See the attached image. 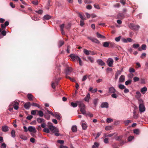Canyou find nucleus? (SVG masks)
I'll return each mask as SVG.
<instances>
[{
  "mask_svg": "<svg viewBox=\"0 0 148 148\" xmlns=\"http://www.w3.org/2000/svg\"><path fill=\"white\" fill-rule=\"evenodd\" d=\"M27 97L29 101H32L33 100V98L34 97L31 94H28L27 95Z\"/></svg>",
  "mask_w": 148,
  "mask_h": 148,
  "instance_id": "5701e85b",
  "label": "nucleus"
},
{
  "mask_svg": "<svg viewBox=\"0 0 148 148\" xmlns=\"http://www.w3.org/2000/svg\"><path fill=\"white\" fill-rule=\"evenodd\" d=\"M32 20H33L34 21H38L39 20V18L37 17L36 16H34L33 17H32Z\"/></svg>",
  "mask_w": 148,
  "mask_h": 148,
  "instance_id": "0e129e2a",
  "label": "nucleus"
},
{
  "mask_svg": "<svg viewBox=\"0 0 148 148\" xmlns=\"http://www.w3.org/2000/svg\"><path fill=\"white\" fill-rule=\"evenodd\" d=\"M79 16L81 18V20H86V19L84 18L83 16L81 14L79 13L78 14Z\"/></svg>",
  "mask_w": 148,
  "mask_h": 148,
  "instance_id": "4d7b16f0",
  "label": "nucleus"
},
{
  "mask_svg": "<svg viewBox=\"0 0 148 148\" xmlns=\"http://www.w3.org/2000/svg\"><path fill=\"white\" fill-rule=\"evenodd\" d=\"M132 82V80L131 79H129L127 81L125 82V84L126 85H128L129 84H130Z\"/></svg>",
  "mask_w": 148,
  "mask_h": 148,
  "instance_id": "ea45409f",
  "label": "nucleus"
},
{
  "mask_svg": "<svg viewBox=\"0 0 148 148\" xmlns=\"http://www.w3.org/2000/svg\"><path fill=\"white\" fill-rule=\"evenodd\" d=\"M99 146V144L96 142L94 143V145L92 147V148H97Z\"/></svg>",
  "mask_w": 148,
  "mask_h": 148,
  "instance_id": "7c9ffc66",
  "label": "nucleus"
},
{
  "mask_svg": "<svg viewBox=\"0 0 148 148\" xmlns=\"http://www.w3.org/2000/svg\"><path fill=\"white\" fill-rule=\"evenodd\" d=\"M107 63L109 67L112 66V65L114 62L113 59L111 58H109L107 61Z\"/></svg>",
  "mask_w": 148,
  "mask_h": 148,
  "instance_id": "423d86ee",
  "label": "nucleus"
},
{
  "mask_svg": "<svg viewBox=\"0 0 148 148\" xmlns=\"http://www.w3.org/2000/svg\"><path fill=\"white\" fill-rule=\"evenodd\" d=\"M37 121L38 123H40L42 122H44L45 121V120L41 118H38L37 119Z\"/></svg>",
  "mask_w": 148,
  "mask_h": 148,
  "instance_id": "412c9836",
  "label": "nucleus"
},
{
  "mask_svg": "<svg viewBox=\"0 0 148 148\" xmlns=\"http://www.w3.org/2000/svg\"><path fill=\"white\" fill-rule=\"evenodd\" d=\"M38 115H39L40 117H42L44 115L43 112L41 110H38ZM37 115H38V114Z\"/></svg>",
  "mask_w": 148,
  "mask_h": 148,
  "instance_id": "c756f323",
  "label": "nucleus"
},
{
  "mask_svg": "<svg viewBox=\"0 0 148 148\" xmlns=\"http://www.w3.org/2000/svg\"><path fill=\"white\" fill-rule=\"evenodd\" d=\"M51 16L49 15H45L43 17V18L44 20H48L51 18Z\"/></svg>",
  "mask_w": 148,
  "mask_h": 148,
  "instance_id": "393cba45",
  "label": "nucleus"
},
{
  "mask_svg": "<svg viewBox=\"0 0 148 148\" xmlns=\"http://www.w3.org/2000/svg\"><path fill=\"white\" fill-rule=\"evenodd\" d=\"M138 108L140 113L143 112L145 111V107L144 104L139 105Z\"/></svg>",
  "mask_w": 148,
  "mask_h": 148,
  "instance_id": "39448f33",
  "label": "nucleus"
},
{
  "mask_svg": "<svg viewBox=\"0 0 148 148\" xmlns=\"http://www.w3.org/2000/svg\"><path fill=\"white\" fill-rule=\"evenodd\" d=\"M122 137L123 136H118L116 138V140L120 141L122 140Z\"/></svg>",
  "mask_w": 148,
  "mask_h": 148,
  "instance_id": "de8ad7c7",
  "label": "nucleus"
},
{
  "mask_svg": "<svg viewBox=\"0 0 148 148\" xmlns=\"http://www.w3.org/2000/svg\"><path fill=\"white\" fill-rule=\"evenodd\" d=\"M87 38L91 40L92 42L99 44L100 43V41L97 39L93 38L91 37H88Z\"/></svg>",
  "mask_w": 148,
  "mask_h": 148,
  "instance_id": "6e6552de",
  "label": "nucleus"
},
{
  "mask_svg": "<svg viewBox=\"0 0 148 148\" xmlns=\"http://www.w3.org/2000/svg\"><path fill=\"white\" fill-rule=\"evenodd\" d=\"M136 97L139 98L141 96V94L139 91H137L136 92Z\"/></svg>",
  "mask_w": 148,
  "mask_h": 148,
  "instance_id": "603ef678",
  "label": "nucleus"
},
{
  "mask_svg": "<svg viewBox=\"0 0 148 148\" xmlns=\"http://www.w3.org/2000/svg\"><path fill=\"white\" fill-rule=\"evenodd\" d=\"M82 129L83 130H86L87 127L86 124L85 123H83L82 124Z\"/></svg>",
  "mask_w": 148,
  "mask_h": 148,
  "instance_id": "a878e982",
  "label": "nucleus"
},
{
  "mask_svg": "<svg viewBox=\"0 0 148 148\" xmlns=\"http://www.w3.org/2000/svg\"><path fill=\"white\" fill-rule=\"evenodd\" d=\"M110 42H103V46L105 47H108L109 45Z\"/></svg>",
  "mask_w": 148,
  "mask_h": 148,
  "instance_id": "b1692460",
  "label": "nucleus"
},
{
  "mask_svg": "<svg viewBox=\"0 0 148 148\" xmlns=\"http://www.w3.org/2000/svg\"><path fill=\"white\" fill-rule=\"evenodd\" d=\"M146 45L145 44H143L141 46V48L139 47L138 48V50L139 51H141L142 49L143 50H145L146 49Z\"/></svg>",
  "mask_w": 148,
  "mask_h": 148,
  "instance_id": "aec40b11",
  "label": "nucleus"
},
{
  "mask_svg": "<svg viewBox=\"0 0 148 148\" xmlns=\"http://www.w3.org/2000/svg\"><path fill=\"white\" fill-rule=\"evenodd\" d=\"M69 56L71 58L72 60L73 61H78L80 58L78 56L74 54H71Z\"/></svg>",
  "mask_w": 148,
  "mask_h": 148,
  "instance_id": "20e7f679",
  "label": "nucleus"
},
{
  "mask_svg": "<svg viewBox=\"0 0 148 148\" xmlns=\"http://www.w3.org/2000/svg\"><path fill=\"white\" fill-rule=\"evenodd\" d=\"M15 131L14 130H12L11 132V134L12 137H14L15 136Z\"/></svg>",
  "mask_w": 148,
  "mask_h": 148,
  "instance_id": "49530a36",
  "label": "nucleus"
},
{
  "mask_svg": "<svg viewBox=\"0 0 148 148\" xmlns=\"http://www.w3.org/2000/svg\"><path fill=\"white\" fill-rule=\"evenodd\" d=\"M121 73V71L119 70H118L116 73L115 75V79L116 80L118 78V76Z\"/></svg>",
  "mask_w": 148,
  "mask_h": 148,
  "instance_id": "dca6fc26",
  "label": "nucleus"
},
{
  "mask_svg": "<svg viewBox=\"0 0 148 148\" xmlns=\"http://www.w3.org/2000/svg\"><path fill=\"white\" fill-rule=\"evenodd\" d=\"M98 101V99H95L93 100V103L95 106H96L97 104V102Z\"/></svg>",
  "mask_w": 148,
  "mask_h": 148,
  "instance_id": "79ce46f5",
  "label": "nucleus"
},
{
  "mask_svg": "<svg viewBox=\"0 0 148 148\" xmlns=\"http://www.w3.org/2000/svg\"><path fill=\"white\" fill-rule=\"evenodd\" d=\"M90 97V95L89 93H88L86 97L84 98V100L86 101H88Z\"/></svg>",
  "mask_w": 148,
  "mask_h": 148,
  "instance_id": "cd10ccee",
  "label": "nucleus"
},
{
  "mask_svg": "<svg viewBox=\"0 0 148 148\" xmlns=\"http://www.w3.org/2000/svg\"><path fill=\"white\" fill-rule=\"evenodd\" d=\"M76 102L77 103L79 107L81 109V108H85V106L84 104L81 101H77Z\"/></svg>",
  "mask_w": 148,
  "mask_h": 148,
  "instance_id": "1a4fd4ad",
  "label": "nucleus"
},
{
  "mask_svg": "<svg viewBox=\"0 0 148 148\" xmlns=\"http://www.w3.org/2000/svg\"><path fill=\"white\" fill-rule=\"evenodd\" d=\"M96 34L97 37L98 38H105V36L101 35L98 32H97L96 33Z\"/></svg>",
  "mask_w": 148,
  "mask_h": 148,
  "instance_id": "bb28decb",
  "label": "nucleus"
},
{
  "mask_svg": "<svg viewBox=\"0 0 148 148\" xmlns=\"http://www.w3.org/2000/svg\"><path fill=\"white\" fill-rule=\"evenodd\" d=\"M77 127L76 125L73 126L71 128V130L73 132H76L77 131Z\"/></svg>",
  "mask_w": 148,
  "mask_h": 148,
  "instance_id": "c85d7f7f",
  "label": "nucleus"
},
{
  "mask_svg": "<svg viewBox=\"0 0 148 148\" xmlns=\"http://www.w3.org/2000/svg\"><path fill=\"white\" fill-rule=\"evenodd\" d=\"M58 81L57 79L56 78L55 80V82H52L51 86L52 88L53 89H55L56 88V86L58 84Z\"/></svg>",
  "mask_w": 148,
  "mask_h": 148,
  "instance_id": "f8f14e48",
  "label": "nucleus"
},
{
  "mask_svg": "<svg viewBox=\"0 0 148 148\" xmlns=\"http://www.w3.org/2000/svg\"><path fill=\"white\" fill-rule=\"evenodd\" d=\"M133 79L134 82H136L138 81L139 80V78L138 77H134Z\"/></svg>",
  "mask_w": 148,
  "mask_h": 148,
  "instance_id": "a19ab883",
  "label": "nucleus"
},
{
  "mask_svg": "<svg viewBox=\"0 0 148 148\" xmlns=\"http://www.w3.org/2000/svg\"><path fill=\"white\" fill-rule=\"evenodd\" d=\"M113 120L110 118H108L106 119V121L108 123H110L111 122L113 121Z\"/></svg>",
  "mask_w": 148,
  "mask_h": 148,
  "instance_id": "bf43d9fd",
  "label": "nucleus"
},
{
  "mask_svg": "<svg viewBox=\"0 0 148 148\" xmlns=\"http://www.w3.org/2000/svg\"><path fill=\"white\" fill-rule=\"evenodd\" d=\"M2 130L3 132H7L9 130L8 127L6 125L3 126L2 127Z\"/></svg>",
  "mask_w": 148,
  "mask_h": 148,
  "instance_id": "f3484780",
  "label": "nucleus"
},
{
  "mask_svg": "<svg viewBox=\"0 0 148 148\" xmlns=\"http://www.w3.org/2000/svg\"><path fill=\"white\" fill-rule=\"evenodd\" d=\"M146 56V54L145 53H142L141 54V55L140 56V58H141L142 59H143Z\"/></svg>",
  "mask_w": 148,
  "mask_h": 148,
  "instance_id": "864d4df0",
  "label": "nucleus"
},
{
  "mask_svg": "<svg viewBox=\"0 0 148 148\" xmlns=\"http://www.w3.org/2000/svg\"><path fill=\"white\" fill-rule=\"evenodd\" d=\"M97 62L99 65L101 66H104L105 64V63L101 59L97 60Z\"/></svg>",
  "mask_w": 148,
  "mask_h": 148,
  "instance_id": "2eb2a0df",
  "label": "nucleus"
},
{
  "mask_svg": "<svg viewBox=\"0 0 148 148\" xmlns=\"http://www.w3.org/2000/svg\"><path fill=\"white\" fill-rule=\"evenodd\" d=\"M119 88L120 89L122 90L125 89V87L123 85L120 84L119 85Z\"/></svg>",
  "mask_w": 148,
  "mask_h": 148,
  "instance_id": "e433bc0d",
  "label": "nucleus"
},
{
  "mask_svg": "<svg viewBox=\"0 0 148 148\" xmlns=\"http://www.w3.org/2000/svg\"><path fill=\"white\" fill-rule=\"evenodd\" d=\"M24 106L25 109L27 110H28L29 109L31 106V104L30 102H27L25 103L24 102Z\"/></svg>",
  "mask_w": 148,
  "mask_h": 148,
  "instance_id": "9b49d317",
  "label": "nucleus"
},
{
  "mask_svg": "<svg viewBox=\"0 0 148 148\" xmlns=\"http://www.w3.org/2000/svg\"><path fill=\"white\" fill-rule=\"evenodd\" d=\"M84 20H81L80 25L81 26H83L84 24Z\"/></svg>",
  "mask_w": 148,
  "mask_h": 148,
  "instance_id": "69168bd1",
  "label": "nucleus"
},
{
  "mask_svg": "<svg viewBox=\"0 0 148 148\" xmlns=\"http://www.w3.org/2000/svg\"><path fill=\"white\" fill-rule=\"evenodd\" d=\"M124 15L123 13H119L118 15V17L119 18H123L124 17Z\"/></svg>",
  "mask_w": 148,
  "mask_h": 148,
  "instance_id": "c03bdc74",
  "label": "nucleus"
},
{
  "mask_svg": "<svg viewBox=\"0 0 148 148\" xmlns=\"http://www.w3.org/2000/svg\"><path fill=\"white\" fill-rule=\"evenodd\" d=\"M28 130L30 132H33L35 133L36 132V130L35 127L32 126H29L28 127Z\"/></svg>",
  "mask_w": 148,
  "mask_h": 148,
  "instance_id": "9d476101",
  "label": "nucleus"
},
{
  "mask_svg": "<svg viewBox=\"0 0 148 148\" xmlns=\"http://www.w3.org/2000/svg\"><path fill=\"white\" fill-rule=\"evenodd\" d=\"M109 46L110 47L113 48L115 47L116 45L114 42H109Z\"/></svg>",
  "mask_w": 148,
  "mask_h": 148,
  "instance_id": "473e14b6",
  "label": "nucleus"
},
{
  "mask_svg": "<svg viewBox=\"0 0 148 148\" xmlns=\"http://www.w3.org/2000/svg\"><path fill=\"white\" fill-rule=\"evenodd\" d=\"M88 78V76L87 75H85L83 76V78L82 79V81H85Z\"/></svg>",
  "mask_w": 148,
  "mask_h": 148,
  "instance_id": "338daca9",
  "label": "nucleus"
},
{
  "mask_svg": "<svg viewBox=\"0 0 148 148\" xmlns=\"http://www.w3.org/2000/svg\"><path fill=\"white\" fill-rule=\"evenodd\" d=\"M49 129L47 128H45L43 130V131L47 133H49Z\"/></svg>",
  "mask_w": 148,
  "mask_h": 148,
  "instance_id": "09e8293b",
  "label": "nucleus"
},
{
  "mask_svg": "<svg viewBox=\"0 0 148 148\" xmlns=\"http://www.w3.org/2000/svg\"><path fill=\"white\" fill-rule=\"evenodd\" d=\"M116 90L115 88L113 86L109 88L108 92L111 93H115Z\"/></svg>",
  "mask_w": 148,
  "mask_h": 148,
  "instance_id": "4468645a",
  "label": "nucleus"
},
{
  "mask_svg": "<svg viewBox=\"0 0 148 148\" xmlns=\"http://www.w3.org/2000/svg\"><path fill=\"white\" fill-rule=\"evenodd\" d=\"M35 12L39 14H41L43 13V10H40L38 11H35Z\"/></svg>",
  "mask_w": 148,
  "mask_h": 148,
  "instance_id": "e2e57ef3",
  "label": "nucleus"
},
{
  "mask_svg": "<svg viewBox=\"0 0 148 148\" xmlns=\"http://www.w3.org/2000/svg\"><path fill=\"white\" fill-rule=\"evenodd\" d=\"M73 71V69L70 67H68L65 69V73L66 75H69Z\"/></svg>",
  "mask_w": 148,
  "mask_h": 148,
  "instance_id": "0eeeda50",
  "label": "nucleus"
},
{
  "mask_svg": "<svg viewBox=\"0 0 148 148\" xmlns=\"http://www.w3.org/2000/svg\"><path fill=\"white\" fill-rule=\"evenodd\" d=\"M85 108H81L80 109V111L83 114H86V111L85 110Z\"/></svg>",
  "mask_w": 148,
  "mask_h": 148,
  "instance_id": "58836bf2",
  "label": "nucleus"
},
{
  "mask_svg": "<svg viewBox=\"0 0 148 148\" xmlns=\"http://www.w3.org/2000/svg\"><path fill=\"white\" fill-rule=\"evenodd\" d=\"M117 96L116 95V94L114 93H113V94H112L111 95V97L112 98H114L115 99L117 98Z\"/></svg>",
  "mask_w": 148,
  "mask_h": 148,
  "instance_id": "774afa93",
  "label": "nucleus"
},
{
  "mask_svg": "<svg viewBox=\"0 0 148 148\" xmlns=\"http://www.w3.org/2000/svg\"><path fill=\"white\" fill-rule=\"evenodd\" d=\"M133 117L134 119H137L138 117V116L136 114V112L134 111L133 112Z\"/></svg>",
  "mask_w": 148,
  "mask_h": 148,
  "instance_id": "5fc2aeb1",
  "label": "nucleus"
},
{
  "mask_svg": "<svg viewBox=\"0 0 148 148\" xmlns=\"http://www.w3.org/2000/svg\"><path fill=\"white\" fill-rule=\"evenodd\" d=\"M54 116H55L59 120H60L61 118L60 114H56V115H54Z\"/></svg>",
  "mask_w": 148,
  "mask_h": 148,
  "instance_id": "8fccbe9b",
  "label": "nucleus"
},
{
  "mask_svg": "<svg viewBox=\"0 0 148 148\" xmlns=\"http://www.w3.org/2000/svg\"><path fill=\"white\" fill-rule=\"evenodd\" d=\"M38 110H32L31 112V114L34 115H36V112H38Z\"/></svg>",
  "mask_w": 148,
  "mask_h": 148,
  "instance_id": "c9c22d12",
  "label": "nucleus"
},
{
  "mask_svg": "<svg viewBox=\"0 0 148 148\" xmlns=\"http://www.w3.org/2000/svg\"><path fill=\"white\" fill-rule=\"evenodd\" d=\"M45 118L47 120H49L50 117V116L47 114H45L44 115Z\"/></svg>",
  "mask_w": 148,
  "mask_h": 148,
  "instance_id": "052dcab7",
  "label": "nucleus"
},
{
  "mask_svg": "<svg viewBox=\"0 0 148 148\" xmlns=\"http://www.w3.org/2000/svg\"><path fill=\"white\" fill-rule=\"evenodd\" d=\"M134 133L136 134H139V131L138 129H136L134 130Z\"/></svg>",
  "mask_w": 148,
  "mask_h": 148,
  "instance_id": "a18cd8bd",
  "label": "nucleus"
},
{
  "mask_svg": "<svg viewBox=\"0 0 148 148\" xmlns=\"http://www.w3.org/2000/svg\"><path fill=\"white\" fill-rule=\"evenodd\" d=\"M64 42L62 40H60L59 42L58 43V47H61L64 44Z\"/></svg>",
  "mask_w": 148,
  "mask_h": 148,
  "instance_id": "f704fd0d",
  "label": "nucleus"
},
{
  "mask_svg": "<svg viewBox=\"0 0 148 148\" xmlns=\"http://www.w3.org/2000/svg\"><path fill=\"white\" fill-rule=\"evenodd\" d=\"M138 103L139 105H143L144 104V103L143 100L141 99H140L138 100Z\"/></svg>",
  "mask_w": 148,
  "mask_h": 148,
  "instance_id": "4c0bfd02",
  "label": "nucleus"
},
{
  "mask_svg": "<svg viewBox=\"0 0 148 148\" xmlns=\"http://www.w3.org/2000/svg\"><path fill=\"white\" fill-rule=\"evenodd\" d=\"M71 105L73 108H75L77 106L78 104L76 102V103L72 102L71 103Z\"/></svg>",
  "mask_w": 148,
  "mask_h": 148,
  "instance_id": "2f4dec72",
  "label": "nucleus"
},
{
  "mask_svg": "<svg viewBox=\"0 0 148 148\" xmlns=\"http://www.w3.org/2000/svg\"><path fill=\"white\" fill-rule=\"evenodd\" d=\"M49 128L50 130L54 133L55 135L57 136H59L60 134L58 133L59 131L58 129L52 125H50L49 126Z\"/></svg>",
  "mask_w": 148,
  "mask_h": 148,
  "instance_id": "f03ea898",
  "label": "nucleus"
},
{
  "mask_svg": "<svg viewBox=\"0 0 148 148\" xmlns=\"http://www.w3.org/2000/svg\"><path fill=\"white\" fill-rule=\"evenodd\" d=\"M31 105L34 106H36L38 108H40V106L39 105L36 103H32V104H31Z\"/></svg>",
  "mask_w": 148,
  "mask_h": 148,
  "instance_id": "3c124183",
  "label": "nucleus"
},
{
  "mask_svg": "<svg viewBox=\"0 0 148 148\" xmlns=\"http://www.w3.org/2000/svg\"><path fill=\"white\" fill-rule=\"evenodd\" d=\"M125 80V76L123 75H122L119 78V82L122 83L124 82Z\"/></svg>",
  "mask_w": 148,
  "mask_h": 148,
  "instance_id": "a211bd4d",
  "label": "nucleus"
},
{
  "mask_svg": "<svg viewBox=\"0 0 148 148\" xmlns=\"http://www.w3.org/2000/svg\"><path fill=\"white\" fill-rule=\"evenodd\" d=\"M119 146L116 144L115 143H114L112 145V146L113 148H118Z\"/></svg>",
  "mask_w": 148,
  "mask_h": 148,
  "instance_id": "680f3d73",
  "label": "nucleus"
},
{
  "mask_svg": "<svg viewBox=\"0 0 148 148\" xmlns=\"http://www.w3.org/2000/svg\"><path fill=\"white\" fill-rule=\"evenodd\" d=\"M19 104L18 102L16 100H15L14 101L11 103L9 106V108L8 110L10 111H12L13 110V108H11V107L13 106L14 108V109L16 110H17L18 108V105Z\"/></svg>",
  "mask_w": 148,
  "mask_h": 148,
  "instance_id": "f257e3e1",
  "label": "nucleus"
},
{
  "mask_svg": "<svg viewBox=\"0 0 148 148\" xmlns=\"http://www.w3.org/2000/svg\"><path fill=\"white\" fill-rule=\"evenodd\" d=\"M121 38V36H119L117 37H116L115 38V40L116 42H119Z\"/></svg>",
  "mask_w": 148,
  "mask_h": 148,
  "instance_id": "13d9d810",
  "label": "nucleus"
},
{
  "mask_svg": "<svg viewBox=\"0 0 148 148\" xmlns=\"http://www.w3.org/2000/svg\"><path fill=\"white\" fill-rule=\"evenodd\" d=\"M20 137L21 139L24 140H26L27 139V137L23 135L20 136Z\"/></svg>",
  "mask_w": 148,
  "mask_h": 148,
  "instance_id": "37998d69",
  "label": "nucleus"
},
{
  "mask_svg": "<svg viewBox=\"0 0 148 148\" xmlns=\"http://www.w3.org/2000/svg\"><path fill=\"white\" fill-rule=\"evenodd\" d=\"M132 46L134 48L136 49L139 47L140 45L139 44H134Z\"/></svg>",
  "mask_w": 148,
  "mask_h": 148,
  "instance_id": "6e6d98bb",
  "label": "nucleus"
},
{
  "mask_svg": "<svg viewBox=\"0 0 148 148\" xmlns=\"http://www.w3.org/2000/svg\"><path fill=\"white\" fill-rule=\"evenodd\" d=\"M108 104L107 102H104L102 103L100 106L101 108H107L108 107Z\"/></svg>",
  "mask_w": 148,
  "mask_h": 148,
  "instance_id": "ddd939ff",
  "label": "nucleus"
},
{
  "mask_svg": "<svg viewBox=\"0 0 148 148\" xmlns=\"http://www.w3.org/2000/svg\"><path fill=\"white\" fill-rule=\"evenodd\" d=\"M129 26L131 29L134 30H138L140 28V26L138 25H136L133 23H130Z\"/></svg>",
  "mask_w": 148,
  "mask_h": 148,
  "instance_id": "7ed1b4c3",
  "label": "nucleus"
},
{
  "mask_svg": "<svg viewBox=\"0 0 148 148\" xmlns=\"http://www.w3.org/2000/svg\"><path fill=\"white\" fill-rule=\"evenodd\" d=\"M83 52L86 55L90 54V50H88L85 49H83Z\"/></svg>",
  "mask_w": 148,
  "mask_h": 148,
  "instance_id": "4be33fe9",
  "label": "nucleus"
},
{
  "mask_svg": "<svg viewBox=\"0 0 148 148\" xmlns=\"http://www.w3.org/2000/svg\"><path fill=\"white\" fill-rule=\"evenodd\" d=\"M87 58L90 61L91 63H92L94 62V59L92 57L90 56H88L87 57Z\"/></svg>",
  "mask_w": 148,
  "mask_h": 148,
  "instance_id": "72a5a7b5",
  "label": "nucleus"
},
{
  "mask_svg": "<svg viewBox=\"0 0 148 148\" xmlns=\"http://www.w3.org/2000/svg\"><path fill=\"white\" fill-rule=\"evenodd\" d=\"M147 90V88L146 86H144L141 89L140 92L143 94H144Z\"/></svg>",
  "mask_w": 148,
  "mask_h": 148,
  "instance_id": "6ab92c4d",
  "label": "nucleus"
}]
</instances>
